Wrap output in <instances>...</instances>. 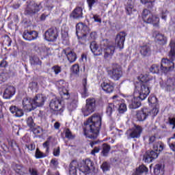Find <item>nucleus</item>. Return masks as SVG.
<instances>
[{
	"label": "nucleus",
	"mask_w": 175,
	"mask_h": 175,
	"mask_svg": "<svg viewBox=\"0 0 175 175\" xmlns=\"http://www.w3.org/2000/svg\"><path fill=\"white\" fill-rule=\"evenodd\" d=\"M134 97L130 96L128 98L129 101V109H139L142 106V100H144L150 94V88H148V83L144 81L143 77L139 82L135 85Z\"/></svg>",
	"instance_id": "nucleus-1"
},
{
	"label": "nucleus",
	"mask_w": 175,
	"mask_h": 175,
	"mask_svg": "<svg viewBox=\"0 0 175 175\" xmlns=\"http://www.w3.org/2000/svg\"><path fill=\"white\" fill-rule=\"evenodd\" d=\"M84 135L89 139H95L99 135L102 126V115L94 113L85 123Z\"/></svg>",
	"instance_id": "nucleus-2"
},
{
	"label": "nucleus",
	"mask_w": 175,
	"mask_h": 175,
	"mask_svg": "<svg viewBox=\"0 0 175 175\" xmlns=\"http://www.w3.org/2000/svg\"><path fill=\"white\" fill-rule=\"evenodd\" d=\"M148 144H152L153 150H148L144 155L143 161L146 163H150L158 158L159 153L165 150V144L159 141L155 135L149 137Z\"/></svg>",
	"instance_id": "nucleus-3"
},
{
	"label": "nucleus",
	"mask_w": 175,
	"mask_h": 175,
	"mask_svg": "<svg viewBox=\"0 0 175 175\" xmlns=\"http://www.w3.org/2000/svg\"><path fill=\"white\" fill-rule=\"evenodd\" d=\"M170 51L168 53V57L170 58V60L167 58H163L161 59V72L163 73H167V72H172L174 69L175 60V41L172 40L169 44Z\"/></svg>",
	"instance_id": "nucleus-4"
},
{
	"label": "nucleus",
	"mask_w": 175,
	"mask_h": 175,
	"mask_svg": "<svg viewBox=\"0 0 175 175\" xmlns=\"http://www.w3.org/2000/svg\"><path fill=\"white\" fill-rule=\"evenodd\" d=\"M107 72L110 79L115 81H118L122 77V68L117 64H113L111 67L107 68Z\"/></svg>",
	"instance_id": "nucleus-5"
},
{
	"label": "nucleus",
	"mask_w": 175,
	"mask_h": 175,
	"mask_svg": "<svg viewBox=\"0 0 175 175\" xmlns=\"http://www.w3.org/2000/svg\"><path fill=\"white\" fill-rule=\"evenodd\" d=\"M96 109V100L94 98H89L86 99V104L85 107L82 108V113L84 117H88L92 114Z\"/></svg>",
	"instance_id": "nucleus-6"
},
{
	"label": "nucleus",
	"mask_w": 175,
	"mask_h": 175,
	"mask_svg": "<svg viewBox=\"0 0 175 175\" xmlns=\"http://www.w3.org/2000/svg\"><path fill=\"white\" fill-rule=\"evenodd\" d=\"M79 170L85 173V175H95V166L90 159H86L83 161V165L80 167Z\"/></svg>",
	"instance_id": "nucleus-7"
},
{
	"label": "nucleus",
	"mask_w": 175,
	"mask_h": 175,
	"mask_svg": "<svg viewBox=\"0 0 175 175\" xmlns=\"http://www.w3.org/2000/svg\"><path fill=\"white\" fill-rule=\"evenodd\" d=\"M42 8H43V6H42V3L38 4L35 2H31L25 8L24 14L25 16H29V17H33V16H36V14L40 11Z\"/></svg>",
	"instance_id": "nucleus-8"
},
{
	"label": "nucleus",
	"mask_w": 175,
	"mask_h": 175,
	"mask_svg": "<svg viewBox=\"0 0 175 175\" xmlns=\"http://www.w3.org/2000/svg\"><path fill=\"white\" fill-rule=\"evenodd\" d=\"M101 47L104 52V58L107 59V58H111L116 48L113 45H109V42L107 40H104L101 42Z\"/></svg>",
	"instance_id": "nucleus-9"
},
{
	"label": "nucleus",
	"mask_w": 175,
	"mask_h": 175,
	"mask_svg": "<svg viewBox=\"0 0 175 175\" xmlns=\"http://www.w3.org/2000/svg\"><path fill=\"white\" fill-rule=\"evenodd\" d=\"M143 132V128L139 125H135L131 129L126 131L127 139H139Z\"/></svg>",
	"instance_id": "nucleus-10"
},
{
	"label": "nucleus",
	"mask_w": 175,
	"mask_h": 175,
	"mask_svg": "<svg viewBox=\"0 0 175 175\" xmlns=\"http://www.w3.org/2000/svg\"><path fill=\"white\" fill-rule=\"evenodd\" d=\"M49 107L53 111H57V114L60 116L64 113V109L61 106V101L57 98H53L49 103Z\"/></svg>",
	"instance_id": "nucleus-11"
},
{
	"label": "nucleus",
	"mask_w": 175,
	"mask_h": 175,
	"mask_svg": "<svg viewBox=\"0 0 175 175\" xmlns=\"http://www.w3.org/2000/svg\"><path fill=\"white\" fill-rule=\"evenodd\" d=\"M58 38V29L52 27L45 32V39L48 42H55Z\"/></svg>",
	"instance_id": "nucleus-12"
},
{
	"label": "nucleus",
	"mask_w": 175,
	"mask_h": 175,
	"mask_svg": "<svg viewBox=\"0 0 175 175\" xmlns=\"http://www.w3.org/2000/svg\"><path fill=\"white\" fill-rule=\"evenodd\" d=\"M33 100V105L36 109L37 107H42L44 106V103L47 100V97L44 94H37L36 96L32 98Z\"/></svg>",
	"instance_id": "nucleus-13"
},
{
	"label": "nucleus",
	"mask_w": 175,
	"mask_h": 175,
	"mask_svg": "<svg viewBox=\"0 0 175 175\" xmlns=\"http://www.w3.org/2000/svg\"><path fill=\"white\" fill-rule=\"evenodd\" d=\"M150 111L147 108H142L140 110L137 111L136 117L137 120L139 122L146 121L150 116Z\"/></svg>",
	"instance_id": "nucleus-14"
},
{
	"label": "nucleus",
	"mask_w": 175,
	"mask_h": 175,
	"mask_svg": "<svg viewBox=\"0 0 175 175\" xmlns=\"http://www.w3.org/2000/svg\"><path fill=\"white\" fill-rule=\"evenodd\" d=\"M23 107L25 111H32L35 110V106L33 105V101L32 98L29 97H25L22 102Z\"/></svg>",
	"instance_id": "nucleus-15"
},
{
	"label": "nucleus",
	"mask_w": 175,
	"mask_h": 175,
	"mask_svg": "<svg viewBox=\"0 0 175 175\" xmlns=\"http://www.w3.org/2000/svg\"><path fill=\"white\" fill-rule=\"evenodd\" d=\"M38 32L36 31H28L25 30L23 33V38L25 40H27L28 42H31V40H35V39H38Z\"/></svg>",
	"instance_id": "nucleus-16"
},
{
	"label": "nucleus",
	"mask_w": 175,
	"mask_h": 175,
	"mask_svg": "<svg viewBox=\"0 0 175 175\" xmlns=\"http://www.w3.org/2000/svg\"><path fill=\"white\" fill-rule=\"evenodd\" d=\"M126 37V33L121 31L117 34L115 42L121 50L124 49V43H125V38Z\"/></svg>",
	"instance_id": "nucleus-17"
},
{
	"label": "nucleus",
	"mask_w": 175,
	"mask_h": 175,
	"mask_svg": "<svg viewBox=\"0 0 175 175\" xmlns=\"http://www.w3.org/2000/svg\"><path fill=\"white\" fill-rule=\"evenodd\" d=\"M62 53L65 54L70 64H72V62H75V61L77 59L76 53L75 51H73V50L70 49V48H66V49H64Z\"/></svg>",
	"instance_id": "nucleus-18"
},
{
	"label": "nucleus",
	"mask_w": 175,
	"mask_h": 175,
	"mask_svg": "<svg viewBox=\"0 0 175 175\" xmlns=\"http://www.w3.org/2000/svg\"><path fill=\"white\" fill-rule=\"evenodd\" d=\"M118 105L120 103H117V102L113 101V103H109L107 106L106 113L107 116L109 117L111 116V114L116 111V110H118Z\"/></svg>",
	"instance_id": "nucleus-19"
},
{
	"label": "nucleus",
	"mask_w": 175,
	"mask_h": 175,
	"mask_svg": "<svg viewBox=\"0 0 175 175\" xmlns=\"http://www.w3.org/2000/svg\"><path fill=\"white\" fill-rule=\"evenodd\" d=\"M83 33V36H86L85 33L88 32V26L83 23H78L76 25V35L79 36V33Z\"/></svg>",
	"instance_id": "nucleus-20"
},
{
	"label": "nucleus",
	"mask_w": 175,
	"mask_h": 175,
	"mask_svg": "<svg viewBox=\"0 0 175 175\" xmlns=\"http://www.w3.org/2000/svg\"><path fill=\"white\" fill-rule=\"evenodd\" d=\"M165 90L166 91H169L170 92L172 91H174L175 90V79L169 78L167 79L165 85H164Z\"/></svg>",
	"instance_id": "nucleus-21"
},
{
	"label": "nucleus",
	"mask_w": 175,
	"mask_h": 175,
	"mask_svg": "<svg viewBox=\"0 0 175 175\" xmlns=\"http://www.w3.org/2000/svg\"><path fill=\"white\" fill-rule=\"evenodd\" d=\"M14 94H16V88L13 86H8L5 89L3 96L4 99H10Z\"/></svg>",
	"instance_id": "nucleus-22"
},
{
	"label": "nucleus",
	"mask_w": 175,
	"mask_h": 175,
	"mask_svg": "<svg viewBox=\"0 0 175 175\" xmlns=\"http://www.w3.org/2000/svg\"><path fill=\"white\" fill-rule=\"evenodd\" d=\"M153 36L155 37V39L159 44H166V42H167V39L165 36L162 33H160L158 31H154L153 33Z\"/></svg>",
	"instance_id": "nucleus-23"
},
{
	"label": "nucleus",
	"mask_w": 175,
	"mask_h": 175,
	"mask_svg": "<svg viewBox=\"0 0 175 175\" xmlns=\"http://www.w3.org/2000/svg\"><path fill=\"white\" fill-rule=\"evenodd\" d=\"M10 111L12 114H14V117H23L24 116V111L23 109L17 107L16 105H12L10 107Z\"/></svg>",
	"instance_id": "nucleus-24"
},
{
	"label": "nucleus",
	"mask_w": 175,
	"mask_h": 175,
	"mask_svg": "<svg viewBox=\"0 0 175 175\" xmlns=\"http://www.w3.org/2000/svg\"><path fill=\"white\" fill-rule=\"evenodd\" d=\"M139 53L143 57L151 55V46L148 44H144L140 46Z\"/></svg>",
	"instance_id": "nucleus-25"
},
{
	"label": "nucleus",
	"mask_w": 175,
	"mask_h": 175,
	"mask_svg": "<svg viewBox=\"0 0 175 175\" xmlns=\"http://www.w3.org/2000/svg\"><path fill=\"white\" fill-rule=\"evenodd\" d=\"M101 88L107 94H111L114 91V85L113 83L103 82L101 83Z\"/></svg>",
	"instance_id": "nucleus-26"
},
{
	"label": "nucleus",
	"mask_w": 175,
	"mask_h": 175,
	"mask_svg": "<svg viewBox=\"0 0 175 175\" xmlns=\"http://www.w3.org/2000/svg\"><path fill=\"white\" fill-rule=\"evenodd\" d=\"M74 18H83V8L81 7L76 8L70 14Z\"/></svg>",
	"instance_id": "nucleus-27"
},
{
	"label": "nucleus",
	"mask_w": 175,
	"mask_h": 175,
	"mask_svg": "<svg viewBox=\"0 0 175 175\" xmlns=\"http://www.w3.org/2000/svg\"><path fill=\"white\" fill-rule=\"evenodd\" d=\"M87 87V78H85L82 81V89L81 90L82 98H87V96L89 95L88 88Z\"/></svg>",
	"instance_id": "nucleus-28"
},
{
	"label": "nucleus",
	"mask_w": 175,
	"mask_h": 175,
	"mask_svg": "<svg viewBox=\"0 0 175 175\" xmlns=\"http://www.w3.org/2000/svg\"><path fill=\"white\" fill-rule=\"evenodd\" d=\"M151 17H152V14L150 10L145 9L142 13V18L144 23H151Z\"/></svg>",
	"instance_id": "nucleus-29"
},
{
	"label": "nucleus",
	"mask_w": 175,
	"mask_h": 175,
	"mask_svg": "<svg viewBox=\"0 0 175 175\" xmlns=\"http://www.w3.org/2000/svg\"><path fill=\"white\" fill-rule=\"evenodd\" d=\"M148 168L144 165H141L139 167L136 168L135 172L132 175H143V173H147Z\"/></svg>",
	"instance_id": "nucleus-30"
},
{
	"label": "nucleus",
	"mask_w": 175,
	"mask_h": 175,
	"mask_svg": "<svg viewBox=\"0 0 175 175\" xmlns=\"http://www.w3.org/2000/svg\"><path fill=\"white\" fill-rule=\"evenodd\" d=\"M70 175H77V162L72 161L70 164L69 169Z\"/></svg>",
	"instance_id": "nucleus-31"
},
{
	"label": "nucleus",
	"mask_w": 175,
	"mask_h": 175,
	"mask_svg": "<svg viewBox=\"0 0 175 175\" xmlns=\"http://www.w3.org/2000/svg\"><path fill=\"white\" fill-rule=\"evenodd\" d=\"M147 24H152L155 28H159V17L157 15H152L150 17V22H147Z\"/></svg>",
	"instance_id": "nucleus-32"
},
{
	"label": "nucleus",
	"mask_w": 175,
	"mask_h": 175,
	"mask_svg": "<svg viewBox=\"0 0 175 175\" xmlns=\"http://www.w3.org/2000/svg\"><path fill=\"white\" fill-rule=\"evenodd\" d=\"M125 5L127 14H132V11L135 10L133 9L134 2L132 0H126Z\"/></svg>",
	"instance_id": "nucleus-33"
},
{
	"label": "nucleus",
	"mask_w": 175,
	"mask_h": 175,
	"mask_svg": "<svg viewBox=\"0 0 175 175\" xmlns=\"http://www.w3.org/2000/svg\"><path fill=\"white\" fill-rule=\"evenodd\" d=\"M167 144L170 150L175 152V133L173 134L172 137L167 139Z\"/></svg>",
	"instance_id": "nucleus-34"
},
{
	"label": "nucleus",
	"mask_w": 175,
	"mask_h": 175,
	"mask_svg": "<svg viewBox=\"0 0 175 175\" xmlns=\"http://www.w3.org/2000/svg\"><path fill=\"white\" fill-rule=\"evenodd\" d=\"M154 173L155 175H163L165 174V171H163L162 165L156 164L154 167Z\"/></svg>",
	"instance_id": "nucleus-35"
},
{
	"label": "nucleus",
	"mask_w": 175,
	"mask_h": 175,
	"mask_svg": "<svg viewBox=\"0 0 175 175\" xmlns=\"http://www.w3.org/2000/svg\"><path fill=\"white\" fill-rule=\"evenodd\" d=\"M59 94L62 98V99H69L70 98V94H69V92L66 90V88L62 87L60 88Z\"/></svg>",
	"instance_id": "nucleus-36"
},
{
	"label": "nucleus",
	"mask_w": 175,
	"mask_h": 175,
	"mask_svg": "<svg viewBox=\"0 0 175 175\" xmlns=\"http://www.w3.org/2000/svg\"><path fill=\"white\" fill-rule=\"evenodd\" d=\"M111 147L107 144H103V150L101 151V154L103 157H107L109 155V152H110Z\"/></svg>",
	"instance_id": "nucleus-37"
},
{
	"label": "nucleus",
	"mask_w": 175,
	"mask_h": 175,
	"mask_svg": "<svg viewBox=\"0 0 175 175\" xmlns=\"http://www.w3.org/2000/svg\"><path fill=\"white\" fill-rule=\"evenodd\" d=\"M27 126L29 127L30 129H32V128H35L36 126V124H35V122L33 121V118L31 116H29L26 120Z\"/></svg>",
	"instance_id": "nucleus-38"
},
{
	"label": "nucleus",
	"mask_w": 175,
	"mask_h": 175,
	"mask_svg": "<svg viewBox=\"0 0 175 175\" xmlns=\"http://www.w3.org/2000/svg\"><path fill=\"white\" fill-rule=\"evenodd\" d=\"M118 103H119V105H118V107H119V113H120V114L125 113V111H126V105H125L124 103H121L120 105V101H118Z\"/></svg>",
	"instance_id": "nucleus-39"
},
{
	"label": "nucleus",
	"mask_w": 175,
	"mask_h": 175,
	"mask_svg": "<svg viewBox=\"0 0 175 175\" xmlns=\"http://www.w3.org/2000/svg\"><path fill=\"white\" fill-rule=\"evenodd\" d=\"M142 3H144V5H147V8L149 9H151V8L154 7V2H155V0H141Z\"/></svg>",
	"instance_id": "nucleus-40"
},
{
	"label": "nucleus",
	"mask_w": 175,
	"mask_h": 175,
	"mask_svg": "<svg viewBox=\"0 0 175 175\" xmlns=\"http://www.w3.org/2000/svg\"><path fill=\"white\" fill-rule=\"evenodd\" d=\"M52 72H55V75L57 76V75H59L62 72V68L61 66L58 65H55L51 68Z\"/></svg>",
	"instance_id": "nucleus-41"
},
{
	"label": "nucleus",
	"mask_w": 175,
	"mask_h": 175,
	"mask_svg": "<svg viewBox=\"0 0 175 175\" xmlns=\"http://www.w3.org/2000/svg\"><path fill=\"white\" fill-rule=\"evenodd\" d=\"M71 72L73 73V75H75L76 76H79V73H80V67H79L78 64H75L71 68Z\"/></svg>",
	"instance_id": "nucleus-42"
},
{
	"label": "nucleus",
	"mask_w": 175,
	"mask_h": 175,
	"mask_svg": "<svg viewBox=\"0 0 175 175\" xmlns=\"http://www.w3.org/2000/svg\"><path fill=\"white\" fill-rule=\"evenodd\" d=\"M94 55L98 57L99 55H102V53H103V48H102V42L100 44V47H98L95 51L93 52Z\"/></svg>",
	"instance_id": "nucleus-43"
},
{
	"label": "nucleus",
	"mask_w": 175,
	"mask_h": 175,
	"mask_svg": "<svg viewBox=\"0 0 175 175\" xmlns=\"http://www.w3.org/2000/svg\"><path fill=\"white\" fill-rule=\"evenodd\" d=\"M31 65H42V62L39 59V57L34 56L30 60Z\"/></svg>",
	"instance_id": "nucleus-44"
},
{
	"label": "nucleus",
	"mask_w": 175,
	"mask_h": 175,
	"mask_svg": "<svg viewBox=\"0 0 175 175\" xmlns=\"http://www.w3.org/2000/svg\"><path fill=\"white\" fill-rule=\"evenodd\" d=\"M161 67L157 64H153L150 68L151 73H159Z\"/></svg>",
	"instance_id": "nucleus-45"
},
{
	"label": "nucleus",
	"mask_w": 175,
	"mask_h": 175,
	"mask_svg": "<svg viewBox=\"0 0 175 175\" xmlns=\"http://www.w3.org/2000/svg\"><path fill=\"white\" fill-rule=\"evenodd\" d=\"M100 167L103 172H108V170H110V163L105 161L103 163Z\"/></svg>",
	"instance_id": "nucleus-46"
},
{
	"label": "nucleus",
	"mask_w": 175,
	"mask_h": 175,
	"mask_svg": "<svg viewBox=\"0 0 175 175\" xmlns=\"http://www.w3.org/2000/svg\"><path fill=\"white\" fill-rule=\"evenodd\" d=\"M98 47L99 45L96 43V41H92V42H90V49L92 53L95 51Z\"/></svg>",
	"instance_id": "nucleus-47"
},
{
	"label": "nucleus",
	"mask_w": 175,
	"mask_h": 175,
	"mask_svg": "<svg viewBox=\"0 0 175 175\" xmlns=\"http://www.w3.org/2000/svg\"><path fill=\"white\" fill-rule=\"evenodd\" d=\"M65 136L66 139H75V136L72 134V131H70V129H66L65 130Z\"/></svg>",
	"instance_id": "nucleus-48"
},
{
	"label": "nucleus",
	"mask_w": 175,
	"mask_h": 175,
	"mask_svg": "<svg viewBox=\"0 0 175 175\" xmlns=\"http://www.w3.org/2000/svg\"><path fill=\"white\" fill-rule=\"evenodd\" d=\"M148 100L151 105H155V103H157L158 102V98H157L155 96H149Z\"/></svg>",
	"instance_id": "nucleus-49"
},
{
	"label": "nucleus",
	"mask_w": 175,
	"mask_h": 175,
	"mask_svg": "<svg viewBox=\"0 0 175 175\" xmlns=\"http://www.w3.org/2000/svg\"><path fill=\"white\" fill-rule=\"evenodd\" d=\"M35 157L37 159H40V158H43L44 157V154L40 150L39 148L36 149Z\"/></svg>",
	"instance_id": "nucleus-50"
},
{
	"label": "nucleus",
	"mask_w": 175,
	"mask_h": 175,
	"mask_svg": "<svg viewBox=\"0 0 175 175\" xmlns=\"http://www.w3.org/2000/svg\"><path fill=\"white\" fill-rule=\"evenodd\" d=\"M34 135H39L42 132V128L40 126H35L31 129Z\"/></svg>",
	"instance_id": "nucleus-51"
},
{
	"label": "nucleus",
	"mask_w": 175,
	"mask_h": 175,
	"mask_svg": "<svg viewBox=\"0 0 175 175\" xmlns=\"http://www.w3.org/2000/svg\"><path fill=\"white\" fill-rule=\"evenodd\" d=\"M8 144L9 146H10L12 150H17L18 146H17V144L16 143V141L10 140V142H8Z\"/></svg>",
	"instance_id": "nucleus-52"
},
{
	"label": "nucleus",
	"mask_w": 175,
	"mask_h": 175,
	"mask_svg": "<svg viewBox=\"0 0 175 175\" xmlns=\"http://www.w3.org/2000/svg\"><path fill=\"white\" fill-rule=\"evenodd\" d=\"M88 6H89V9L90 10H92V6H94V5H95V0H87Z\"/></svg>",
	"instance_id": "nucleus-53"
},
{
	"label": "nucleus",
	"mask_w": 175,
	"mask_h": 175,
	"mask_svg": "<svg viewBox=\"0 0 175 175\" xmlns=\"http://www.w3.org/2000/svg\"><path fill=\"white\" fill-rule=\"evenodd\" d=\"M20 6H21V2H20V1H18L12 5V9L16 10L18 9Z\"/></svg>",
	"instance_id": "nucleus-54"
},
{
	"label": "nucleus",
	"mask_w": 175,
	"mask_h": 175,
	"mask_svg": "<svg viewBox=\"0 0 175 175\" xmlns=\"http://www.w3.org/2000/svg\"><path fill=\"white\" fill-rule=\"evenodd\" d=\"M69 36L67 31H62V38L63 40H68Z\"/></svg>",
	"instance_id": "nucleus-55"
},
{
	"label": "nucleus",
	"mask_w": 175,
	"mask_h": 175,
	"mask_svg": "<svg viewBox=\"0 0 175 175\" xmlns=\"http://www.w3.org/2000/svg\"><path fill=\"white\" fill-rule=\"evenodd\" d=\"M5 44L8 47H10L12 46V39L9 36L5 37Z\"/></svg>",
	"instance_id": "nucleus-56"
},
{
	"label": "nucleus",
	"mask_w": 175,
	"mask_h": 175,
	"mask_svg": "<svg viewBox=\"0 0 175 175\" xmlns=\"http://www.w3.org/2000/svg\"><path fill=\"white\" fill-rule=\"evenodd\" d=\"M59 154H60L59 147H57V148H55L53 150V155H54V157H59Z\"/></svg>",
	"instance_id": "nucleus-57"
},
{
	"label": "nucleus",
	"mask_w": 175,
	"mask_h": 175,
	"mask_svg": "<svg viewBox=\"0 0 175 175\" xmlns=\"http://www.w3.org/2000/svg\"><path fill=\"white\" fill-rule=\"evenodd\" d=\"M168 121H169L170 125H173L172 129H175V118H170Z\"/></svg>",
	"instance_id": "nucleus-58"
},
{
	"label": "nucleus",
	"mask_w": 175,
	"mask_h": 175,
	"mask_svg": "<svg viewBox=\"0 0 175 175\" xmlns=\"http://www.w3.org/2000/svg\"><path fill=\"white\" fill-rule=\"evenodd\" d=\"M26 147L30 151H33V150H35V148H36L35 144H30L29 145H26Z\"/></svg>",
	"instance_id": "nucleus-59"
},
{
	"label": "nucleus",
	"mask_w": 175,
	"mask_h": 175,
	"mask_svg": "<svg viewBox=\"0 0 175 175\" xmlns=\"http://www.w3.org/2000/svg\"><path fill=\"white\" fill-rule=\"evenodd\" d=\"M29 172L31 175H38V170L35 168H29Z\"/></svg>",
	"instance_id": "nucleus-60"
},
{
	"label": "nucleus",
	"mask_w": 175,
	"mask_h": 175,
	"mask_svg": "<svg viewBox=\"0 0 175 175\" xmlns=\"http://www.w3.org/2000/svg\"><path fill=\"white\" fill-rule=\"evenodd\" d=\"M90 38H91V39H93V40H94V39H96L98 38V33H96V31L91 32Z\"/></svg>",
	"instance_id": "nucleus-61"
},
{
	"label": "nucleus",
	"mask_w": 175,
	"mask_h": 175,
	"mask_svg": "<svg viewBox=\"0 0 175 175\" xmlns=\"http://www.w3.org/2000/svg\"><path fill=\"white\" fill-rule=\"evenodd\" d=\"M8 65V62L6 60L3 59L0 63V68H6V66Z\"/></svg>",
	"instance_id": "nucleus-62"
},
{
	"label": "nucleus",
	"mask_w": 175,
	"mask_h": 175,
	"mask_svg": "<svg viewBox=\"0 0 175 175\" xmlns=\"http://www.w3.org/2000/svg\"><path fill=\"white\" fill-rule=\"evenodd\" d=\"M93 18L96 23H102V20L99 18L98 15H94Z\"/></svg>",
	"instance_id": "nucleus-63"
},
{
	"label": "nucleus",
	"mask_w": 175,
	"mask_h": 175,
	"mask_svg": "<svg viewBox=\"0 0 175 175\" xmlns=\"http://www.w3.org/2000/svg\"><path fill=\"white\" fill-rule=\"evenodd\" d=\"M99 148L95 147L94 150H92L91 154L92 155H95V154H97V152H99Z\"/></svg>",
	"instance_id": "nucleus-64"
}]
</instances>
